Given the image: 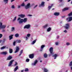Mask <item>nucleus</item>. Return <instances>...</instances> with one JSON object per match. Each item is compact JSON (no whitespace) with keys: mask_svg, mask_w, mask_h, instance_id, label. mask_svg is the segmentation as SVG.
Wrapping results in <instances>:
<instances>
[{"mask_svg":"<svg viewBox=\"0 0 72 72\" xmlns=\"http://www.w3.org/2000/svg\"><path fill=\"white\" fill-rule=\"evenodd\" d=\"M30 5H31V4L30 3H28L26 6H25V9L26 10L29 9L31 7Z\"/></svg>","mask_w":72,"mask_h":72,"instance_id":"1","label":"nucleus"},{"mask_svg":"<svg viewBox=\"0 0 72 72\" xmlns=\"http://www.w3.org/2000/svg\"><path fill=\"white\" fill-rule=\"evenodd\" d=\"M28 0H25V2L27 1H28Z\"/></svg>","mask_w":72,"mask_h":72,"instance_id":"64","label":"nucleus"},{"mask_svg":"<svg viewBox=\"0 0 72 72\" xmlns=\"http://www.w3.org/2000/svg\"><path fill=\"white\" fill-rule=\"evenodd\" d=\"M16 43V42L14 41L13 43V44L14 45V46H15V44Z\"/></svg>","mask_w":72,"mask_h":72,"instance_id":"43","label":"nucleus"},{"mask_svg":"<svg viewBox=\"0 0 72 72\" xmlns=\"http://www.w3.org/2000/svg\"><path fill=\"white\" fill-rule=\"evenodd\" d=\"M2 37H3V34H0V39H1Z\"/></svg>","mask_w":72,"mask_h":72,"instance_id":"45","label":"nucleus"},{"mask_svg":"<svg viewBox=\"0 0 72 72\" xmlns=\"http://www.w3.org/2000/svg\"><path fill=\"white\" fill-rule=\"evenodd\" d=\"M21 8V6L20 5H19L18 6V8Z\"/></svg>","mask_w":72,"mask_h":72,"instance_id":"54","label":"nucleus"},{"mask_svg":"<svg viewBox=\"0 0 72 72\" xmlns=\"http://www.w3.org/2000/svg\"><path fill=\"white\" fill-rule=\"evenodd\" d=\"M21 6H25V4H24V3H23L21 4Z\"/></svg>","mask_w":72,"mask_h":72,"instance_id":"34","label":"nucleus"},{"mask_svg":"<svg viewBox=\"0 0 72 72\" xmlns=\"http://www.w3.org/2000/svg\"><path fill=\"white\" fill-rule=\"evenodd\" d=\"M6 40V39H3V43H4L5 42V40Z\"/></svg>","mask_w":72,"mask_h":72,"instance_id":"47","label":"nucleus"},{"mask_svg":"<svg viewBox=\"0 0 72 72\" xmlns=\"http://www.w3.org/2000/svg\"><path fill=\"white\" fill-rule=\"evenodd\" d=\"M15 49L16 50L14 52L15 53H18V52L19 51V47L17 46L16 47Z\"/></svg>","mask_w":72,"mask_h":72,"instance_id":"6","label":"nucleus"},{"mask_svg":"<svg viewBox=\"0 0 72 72\" xmlns=\"http://www.w3.org/2000/svg\"><path fill=\"white\" fill-rule=\"evenodd\" d=\"M52 6H48V8L49 10H50V8H51V7H52Z\"/></svg>","mask_w":72,"mask_h":72,"instance_id":"35","label":"nucleus"},{"mask_svg":"<svg viewBox=\"0 0 72 72\" xmlns=\"http://www.w3.org/2000/svg\"><path fill=\"white\" fill-rule=\"evenodd\" d=\"M23 50H21L20 51V54H19V56H21L22 55V54L23 53Z\"/></svg>","mask_w":72,"mask_h":72,"instance_id":"20","label":"nucleus"},{"mask_svg":"<svg viewBox=\"0 0 72 72\" xmlns=\"http://www.w3.org/2000/svg\"><path fill=\"white\" fill-rule=\"evenodd\" d=\"M30 27H31V25L29 24H28V25H25L24 27V29H25V28L28 29V28H30Z\"/></svg>","mask_w":72,"mask_h":72,"instance_id":"4","label":"nucleus"},{"mask_svg":"<svg viewBox=\"0 0 72 72\" xmlns=\"http://www.w3.org/2000/svg\"><path fill=\"white\" fill-rule=\"evenodd\" d=\"M72 15V12H71V13L68 14V16H71Z\"/></svg>","mask_w":72,"mask_h":72,"instance_id":"37","label":"nucleus"},{"mask_svg":"<svg viewBox=\"0 0 72 72\" xmlns=\"http://www.w3.org/2000/svg\"><path fill=\"white\" fill-rule=\"evenodd\" d=\"M53 56L54 57V59H55L57 58V57L58 56V55L57 54H55L53 55Z\"/></svg>","mask_w":72,"mask_h":72,"instance_id":"19","label":"nucleus"},{"mask_svg":"<svg viewBox=\"0 0 72 72\" xmlns=\"http://www.w3.org/2000/svg\"><path fill=\"white\" fill-rule=\"evenodd\" d=\"M59 36H57V39H59Z\"/></svg>","mask_w":72,"mask_h":72,"instance_id":"61","label":"nucleus"},{"mask_svg":"<svg viewBox=\"0 0 72 72\" xmlns=\"http://www.w3.org/2000/svg\"><path fill=\"white\" fill-rule=\"evenodd\" d=\"M16 42H17V43H20V42H21V40H16Z\"/></svg>","mask_w":72,"mask_h":72,"instance_id":"27","label":"nucleus"},{"mask_svg":"<svg viewBox=\"0 0 72 72\" xmlns=\"http://www.w3.org/2000/svg\"><path fill=\"white\" fill-rule=\"evenodd\" d=\"M20 19H21V18L19 17V18H18L17 19V21H19V20H20Z\"/></svg>","mask_w":72,"mask_h":72,"instance_id":"52","label":"nucleus"},{"mask_svg":"<svg viewBox=\"0 0 72 72\" xmlns=\"http://www.w3.org/2000/svg\"><path fill=\"white\" fill-rule=\"evenodd\" d=\"M19 17H21V18H24V17H25V15H23L22 14H21L18 15Z\"/></svg>","mask_w":72,"mask_h":72,"instance_id":"12","label":"nucleus"},{"mask_svg":"<svg viewBox=\"0 0 72 72\" xmlns=\"http://www.w3.org/2000/svg\"><path fill=\"white\" fill-rule=\"evenodd\" d=\"M14 61V60H12L10 61L9 62L8 66H10L12 64V63H13V62Z\"/></svg>","mask_w":72,"mask_h":72,"instance_id":"7","label":"nucleus"},{"mask_svg":"<svg viewBox=\"0 0 72 72\" xmlns=\"http://www.w3.org/2000/svg\"><path fill=\"white\" fill-rule=\"evenodd\" d=\"M59 12H56L54 13V15H55L56 16H58V15H59Z\"/></svg>","mask_w":72,"mask_h":72,"instance_id":"16","label":"nucleus"},{"mask_svg":"<svg viewBox=\"0 0 72 72\" xmlns=\"http://www.w3.org/2000/svg\"><path fill=\"white\" fill-rule=\"evenodd\" d=\"M14 35H11L9 36V39L10 40H11L12 39H13V36Z\"/></svg>","mask_w":72,"mask_h":72,"instance_id":"13","label":"nucleus"},{"mask_svg":"<svg viewBox=\"0 0 72 72\" xmlns=\"http://www.w3.org/2000/svg\"><path fill=\"white\" fill-rule=\"evenodd\" d=\"M30 34H27V36L28 37H30Z\"/></svg>","mask_w":72,"mask_h":72,"instance_id":"44","label":"nucleus"},{"mask_svg":"<svg viewBox=\"0 0 72 72\" xmlns=\"http://www.w3.org/2000/svg\"><path fill=\"white\" fill-rule=\"evenodd\" d=\"M2 41V40H0V43H1Z\"/></svg>","mask_w":72,"mask_h":72,"instance_id":"62","label":"nucleus"},{"mask_svg":"<svg viewBox=\"0 0 72 72\" xmlns=\"http://www.w3.org/2000/svg\"><path fill=\"white\" fill-rule=\"evenodd\" d=\"M14 30H15V28H14V27H12L11 28V31H14Z\"/></svg>","mask_w":72,"mask_h":72,"instance_id":"32","label":"nucleus"},{"mask_svg":"<svg viewBox=\"0 0 72 72\" xmlns=\"http://www.w3.org/2000/svg\"><path fill=\"white\" fill-rule=\"evenodd\" d=\"M49 51L51 54L53 55V54H54V53H53V47H51L50 48Z\"/></svg>","mask_w":72,"mask_h":72,"instance_id":"3","label":"nucleus"},{"mask_svg":"<svg viewBox=\"0 0 72 72\" xmlns=\"http://www.w3.org/2000/svg\"><path fill=\"white\" fill-rule=\"evenodd\" d=\"M26 40H27V39H28V37H26Z\"/></svg>","mask_w":72,"mask_h":72,"instance_id":"58","label":"nucleus"},{"mask_svg":"<svg viewBox=\"0 0 72 72\" xmlns=\"http://www.w3.org/2000/svg\"><path fill=\"white\" fill-rule=\"evenodd\" d=\"M37 62H38V61L36 60H35V62H34V65L35 66V65H36V64L37 63Z\"/></svg>","mask_w":72,"mask_h":72,"instance_id":"33","label":"nucleus"},{"mask_svg":"<svg viewBox=\"0 0 72 72\" xmlns=\"http://www.w3.org/2000/svg\"><path fill=\"white\" fill-rule=\"evenodd\" d=\"M64 32H65V33H67V30H65Z\"/></svg>","mask_w":72,"mask_h":72,"instance_id":"49","label":"nucleus"},{"mask_svg":"<svg viewBox=\"0 0 72 72\" xmlns=\"http://www.w3.org/2000/svg\"><path fill=\"white\" fill-rule=\"evenodd\" d=\"M23 19H21L19 21V24L23 23Z\"/></svg>","mask_w":72,"mask_h":72,"instance_id":"14","label":"nucleus"},{"mask_svg":"<svg viewBox=\"0 0 72 72\" xmlns=\"http://www.w3.org/2000/svg\"><path fill=\"white\" fill-rule=\"evenodd\" d=\"M16 19H17V17H15L14 19L13 20V22H14V21L16 20Z\"/></svg>","mask_w":72,"mask_h":72,"instance_id":"40","label":"nucleus"},{"mask_svg":"<svg viewBox=\"0 0 72 72\" xmlns=\"http://www.w3.org/2000/svg\"><path fill=\"white\" fill-rule=\"evenodd\" d=\"M71 0H68V2H69Z\"/></svg>","mask_w":72,"mask_h":72,"instance_id":"63","label":"nucleus"},{"mask_svg":"<svg viewBox=\"0 0 72 72\" xmlns=\"http://www.w3.org/2000/svg\"><path fill=\"white\" fill-rule=\"evenodd\" d=\"M48 24L45 25V26H43V28L45 29V28H46V27H48Z\"/></svg>","mask_w":72,"mask_h":72,"instance_id":"29","label":"nucleus"},{"mask_svg":"<svg viewBox=\"0 0 72 72\" xmlns=\"http://www.w3.org/2000/svg\"><path fill=\"white\" fill-rule=\"evenodd\" d=\"M3 1L4 2H5V4H7L8 3V0H4Z\"/></svg>","mask_w":72,"mask_h":72,"instance_id":"28","label":"nucleus"},{"mask_svg":"<svg viewBox=\"0 0 72 72\" xmlns=\"http://www.w3.org/2000/svg\"><path fill=\"white\" fill-rule=\"evenodd\" d=\"M27 18H24V19H23V22L24 23H26V22H27Z\"/></svg>","mask_w":72,"mask_h":72,"instance_id":"17","label":"nucleus"},{"mask_svg":"<svg viewBox=\"0 0 72 72\" xmlns=\"http://www.w3.org/2000/svg\"><path fill=\"white\" fill-rule=\"evenodd\" d=\"M36 40H37V39H36L35 40H34L32 42V44H34L36 42Z\"/></svg>","mask_w":72,"mask_h":72,"instance_id":"30","label":"nucleus"},{"mask_svg":"<svg viewBox=\"0 0 72 72\" xmlns=\"http://www.w3.org/2000/svg\"><path fill=\"white\" fill-rule=\"evenodd\" d=\"M68 19H69V21H68V22H70V21H71L72 20V17H69H69L67 18L66 19L67 21V20H68Z\"/></svg>","mask_w":72,"mask_h":72,"instance_id":"11","label":"nucleus"},{"mask_svg":"<svg viewBox=\"0 0 72 72\" xmlns=\"http://www.w3.org/2000/svg\"><path fill=\"white\" fill-rule=\"evenodd\" d=\"M44 47L45 45H42L41 47V49H43V48H44Z\"/></svg>","mask_w":72,"mask_h":72,"instance_id":"39","label":"nucleus"},{"mask_svg":"<svg viewBox=\"0 0 72 72\" xmlns=\"http://www.w3.org/2000/svg\"><path fill=\"white\" fill-rule=\"evenodd\" d=\"M44 4H45V2H42L41 4L39 5V7H41V6H44Z\"/></svg>","mask_w":72,"mask_h":72,"instance_id":"10","label":"nucleus"},{"mask_svg":"<svg viewBox=\"0 0 72 72\" xmlns=\"http://www.w3.org/2000/svg\"><path fill=\"white\" fill-rule=\"evenodd\" d=\"M28 69L27 68H26L25 69V72H28Z\"/></svg>","mask_w":72,"mask_h":72,"instance_id":"41","label":"nucleus"},{"mask_svg":"<svg viewBox=\"0 0 72 72\" xmlns=\"http://www.w3.org/2000/svg\"><path fill=\"white\" fill-rule=\"evenodd\" d=\"M2 32H5V30H2Z\"/></svg>","mask_w":72,"mask_h":72,"instance_id":"57","label":"nucleus"},{"mask_svg":"<svg viewBox=\"0 0 72 72\" xmlns=\"http://www.w3.org/2000/svg\"><path fill=\"white\" fill-rule=\"evenodd\" d=\"M11 8L12 9H14V8H15V6H14V5H12V6H11Z\"/></svg>","mask_w":72,"mask_h":72,"instance_id":"36","label":"nucleus"},{"mask_svg":"<svg viewBox=\"0 0 72 72\" xmlns=\"http://www.w3.org/2000/svg\"><path fill=\"white\" fill-rule=\"evenodd\" d=\"M9 53H10V54H11V53H13V50L12 49H10L9 50Z\"/></svg>","mask_w":72,"mask_h":72,"instance_id":"24","label":"nucleus"},{"mask_svg":"<svg viewBox=\"0 0 72 72\" xmlns=\"http://www.w3.org/2000/svg\"><path fill=\"white\" fill-rule=\"evenodd\" d=\"M18 69V66H17L14 69V72H15V71H16L17 70V69Z\"/></svg>","mask_w":72,"mask_h":72,"instance_id":"23","label":"nucleus"},{"mask_svg":"<svg viewBox=\"0 0 72 72\" xmlns=\"http://www.w3.org/2000/svg\"><path fill=\"white\" fill-rule=\"evenodd\" d=\"M26 61L27 62H29V61H30V59L28 58H27L26 59Z\"/></svg>","mask_w":72,"mask_h":72,"instance_id":"42","label":"nucleus"},{"mask_svg":"<svg viewBox=\"0 0 72 72\" xmlns=\"http://www.w3.org/2000/svg\"><path fill=\"white\" fill-rule=\"evenodd\" d=\"M29 57L31 59H33L34 58V54H30L29 55Z\"/></svg>","mask_w":72,"mask_h":72,"instance_id":"8","label":"nucleus"},{"mask_svg":"<svg viewBox=\"0 0 72 72\" xmlns=\"http://www.w3.org/2000/svg\"><path fill=\"white\" fill-rule=\"evenodd\" d=\"M66 45L67 46L69 45H70V43H69L67 42L66 43Z\"/></svg>","mask_w":72,"mask_h":72,"instance_id":"46","label":"nucleus"},{"mask_svg":"<svg viewBox=\"0 0 72 72\" xmlns=\"http://www.w3.org/2000/svg\"><path fill=\"white\" fill-rule=\"evenodd\" d=\"M44 72H48V69H46L45 68H44Z\"/></svg>","mask_w":72,"mask_h":72,"instance_id":"26","label":"nucleus"},{"mask_svg":"<svg viewBox=\"0 0 72 72\" xmlns=\"http://www.w3.org/2000/svg\"><path fill=\"white\" fill-rule=\"evenodd\" d=\"M69 24H65V26H64L65 29H68L69 28Z\"/></svg>","mask_w":72,"mask_h":72,"instance_id":"5","label":"nucleus"},{"mask_svg":"<svg viewBox=\"0 0 72 72\" xmlns=\"http://www.w3.org/2000/svg\"><path fill=\"white\" fill-rule=\"evenodd\" d=\"M69 66H72V61H71L69 64Z\"/></svg>","mask_w":72,"mask_h":72,"instance_id":"38","label":"nucleus"},{"mask_svg":"<svg viewBox=\"0 0 72 72\" xmlns=\"http://www.w3.org/2000/svg\"><path fill=\"white\" fill-rule=\"evenodd\" d=\"M37 6H38L37 4V5H35V6H34V7L33 9H35V8H36V7H37Z\"/></svg>","mask_w":72,"mask_h":72,"instance_id":"48","label":"nucleus"},{"mask_svg":"<svg viewBox=\"0 0 72 72\" xmlns=\"http://www.w3.org/2000/svg\"><path fill=\"white\" fill-rule=\"evenodd\" d=\"M12 58H13V57H12V56L9 55L7 58V60H11Z\"/></svg>","mask_w":72,"mask_h":72,"instance_id":"9","label":"nucleus"},{"mask_svg":"<svg viewBox=\"0 0 72 72\" xmlns=\"http://www.w3.org/2000/svg\"><path fill=\"white\" fill-rule=\"evenodd\" d=\"M19 34L18 33H17L15 34V36L16 37H19Z\"/></svg>","mask_w":72,"mask_h":72,"instance_id":"25","label":"nucleus"},{"mask_svg":"<svg viewBox=\"0 0 72 72\" xmlns=\"http://www.w3.org/2000/svg\"><path fill=\"white\" fill-rule=\"evenodd\" d=\"M1 54H3V55H6V54H8V53H7V52L6 51H4L2 52H1Z\"/></svg>","mask_w":72,"mask_h":72,"instance_id":"15","label":"nucleus"},{"mask_svg":"<svg viewBox=\"0 0 72 72\" xmlns=\"http://www.w3.org/2000/svg\"><path fill=\"white\" fill-rule=\"evenodd\" d=\"M68 10V8L67 7H66L65 8H64L62 10V12H64V11H66V10Z\"/></svg>","mask_w":72,"mask_h":72,"instance_id":"18","label":"nucleus"},{"mask_svg":"<svg viewBox=\"0 0 72 72\" xmlns=\"http://www.w3.org/2000/svg\"><path fill=\"white\" fill-rule=\"evenodd\" d=\"M44 57L45 58H46L48 57V55L46 53H45L44 54Z\"/></svg>","mask_w":72,"mask_h":72,"instance_id":"22","label":"nucleus"},{"mask_svg":"<svg viewBox=\"0 0 72 72\" xmlns=\"http://www.w3.org/2000/svg\"><path fill=\"white\" fill-rule=\"evenodd\" d=\"M55 45H58V42H56L55 43Z\"/></svg>","mask_w":72,"mask_h":72,"instance_id":"51","label":"nucleus"},{"mask_svg":"<svg viewBox=\"0 0 72 72\" xmlns=\"http://www.w3.org/2000/svg\"><path fill=\"white\" fill-rule=\"evenodd\" d=\"M59 1L60 2H62L63 0H59Z\"/></svg>","mask_w":72,"mask_h":72,"instance_id":"56","label":"nucleus"},{"mask_svg":"<svg viewBox=\"0 0 72 72\" xmlns=\"http://www.w3.org/2000/svg\"><path fill=\"white\" fill-rule=\"evenodd\" d=\"M24 71V70H22L21 71V72H23V71Z\"/></svg>","mask_w":72,"mask_h":72,"instance_id":"60","label":"nucleus"},{"mask_svg":"<svg viewBox=\"0 0 72 72\" xmlns=\"http://www.w3.org/2000/svg\"><path fill=\"white\" fill-rule=\"evenodd\" d=\"M43 50V48H41L40 50V51H42Z\"/></svg>","mask_w":72,"mask_h":72,"instance_id":"53","label":"nucleus"},{"mask_svg":"<svg viewBox=\"0 0 72 72\" xmlns=\"http://www.w3.org/2000/svg\"><path fill=\"white\" fill-rule=\"evenodd\" d=\"M15 1V0H11V3H12V2H13V1Z\"/></svg>","mask_w":72,"mask_h":72,"instance_id":"55","label":"nucleus"},{"mask_svg":"<svg viewBox=\"0 0 72 72\" xmlns=\"http://www.w3.org/2000/svg\"><path fill=\"white\" fill-rule=\"evenodd\" d=\"M17 62H15V64L14 65V66H17Z\"/></svg>","mask_w":72,"mask_h":72,"instance_id":"50","label":"nucleus"},{"mask_svg":"<svg viewBox=\"0 0 72 72\" xmlns=\"http://www.w3.org/2000/svg\"><path fill=\"white\" fill-rule=\"evenodd\" d=\"M6 48V46H3L1 48V50H3V49H5V48Z\"/></svg>","mask_w":72,"mask_h":72,"instance_id":"31","label":"nucleus"},{"mask_svg":"<svg viewBox=\"0 0 72 72\" xmlns=\"http://www.w3.org/2000/svg\"><path fill=\"white\" fill-rule=\"evenodd\" d=\"M5 27H6V25H3V23H1L0 24V28H3V29H4V28H5Z\"/></svg>","mask_w":72,"mask_h":72,"instance_id":"2","label":"nucleus"},{"mask_svg":"<svg viewBox=\"0 0 72 72\" xmlns=\"http://www.w3.org/2000/svg\"><path fill=\"white\" fill-rule=\"evenodd\" d=\"M51 30V27H49L47 29V32H50Z\"/></svg>","mask_w":72,"mask_h":72,"instance_id":"21","label":"nucleus"},{"mask_svg":"<svg viewBox=\"0 0 72 72\" xmlns=\"http://www.w3.org/2000/svg\"><path fill=\"white\" fill-rule=\"evenodd\" d=\"M53 5H54V4H51V6H53Z\"/></svg>","mask_w":72,"mask_h":72,"instance_id":"59","label":"nucleus"}]
</instances>
